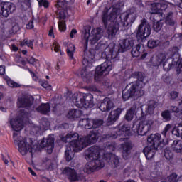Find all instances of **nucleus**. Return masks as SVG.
Returning <instances> with one entry per match:
<instances>
[{"mask_svg": "<svg viewBox=\"0 0 182 182\" xmlns=\"http://www.w3.org/2000/svg\"><path fill=\"white\" fill-rule=\"evenodd\" d=\"M88 90H90V92H100V90H99V88H97V86L95 85H90L88 86Z\"/></svg>", "mask_w": 182, "mask_h": 182, "instance_id": "nucleus-50", "label": "nucleus"}, {"mask_svg": "<svg viewBox=\"0 0 182 182\" xmlns=\"http://www.w3.org/2000/svg\"><path fill=\"white\" fill-rule=\"evenodd\" d=\"M48 36L55 39V32L53 31V26H50V30L48 31Z\"/></svg>", "mask_w": 182, "mask_h": 182, "instance_id": "nucleus-53", "label": "nucleus"}, {"mask_svg": "<svg viewBox=\"0 0 182 182\" xmlns=\"http://www.w3.org/2000/svg\"><path fill=\"white\" fill-rule=\"evenodd\" d=\"M76 50V47L75 45L71 44L66 49L67 55L68 56L70 60H73V65L76 64V59H75V52Z\"/></svg>", "mask_w": 182, "mask_h": 182, "instance_id": "nucleus-28", "label": "nucleus"}, {"mask_svg": "<svg viewBox=\"0 0 182 182\" xmlns=\"http://www.w3.org/2000/svg\"><path fill=\"white\" fill-rule=\"evenodd\" d=\"M171 113H180V108L177 106L172 105L168 109Z\"/></svg>", "mask_w": 182, "mask_h": 182, "instance_id": "nucleus-48", "label": "nucleus"}, {"mask_svg": "<svg viewBox=\"0 0 182 182\" xmlns=\"http://www.w3.org/2000/svg\"><path fill=\"white\" fill-rule=\"evenodd\" d=\"M154 109H156V102L153 100L149 102L148 107L146 109V113H144L141 109V116L139 117L141 121L134 122L131 128L135 134L146 136L147 133L151 130L153 120H146V117H147L148 114H153V113H154Z\"/></svg>", "mask_w": 182, "mask_h": 182, "instance_id": "nucleus-4", "label": "nucleus"}, {"mask_svg": "<svg viewBox=\"0 0 182 182\" xmlns=\"http://www.w3.org/2000/svg\"><path fill=\"white\" fill-rule=\"evenodd\" d=\"M13 139L14 143L17 144L18 147V151L22 154V156H25L29 151L31 156H33V153L36 151V146L33 145V141L31 140V142L28 144V141L26 138H23L21 136H18V132H14Z\"/></svg>", "mask_w": 182, "mask_h": 182, "instance_id": "nucleus-11", "label": "nucleus"}, {"mask_svg": "<svg viewBox=\"0 0 182 182\" xmlns=\"http://www.w3.org/2000/svg\"><path fill=\"white\" fill-rule=\"evenodd\" d=\"M177 72H182V61H179L178 64Z\"/></svg>", "mask_w": 182, "mask_h": 182, "instance_id": "nucleus-60", "label": "nucleus"}, {"mask_svg": "<svg viewBox=\"0 0 182 182\" xmlns=\"http://www.w3.org/2000/svg\"><path fill=\"white\" fill-rule=\"evenodd\" d=\"M113 107H114V104L109 97L104 98L99 106V109L101 112H110Z\"/></svg>", "mask_w": 182, "mask_h": 182, "instance_id": "nucleus-24", "label": "nucleus"}, {"mask_svg": "<svg viewBox=\"0 0 182 182\" xmlns=\"http://www.w3.org/2000/svg\"><path fill=\"white\" fill-rule=\"evenodd\" d=\"M11 50L12 52H18V50H19V48H18L15 44H11Z\"/></svg>", "mask_w": 182, "mask_h": 182, "instance_id": "nucleus-58", "label": "nucleus"}, {"mask_svg": "<svg viewBox=\"0 0 182 182\" xmlns=\"http://www.w3.org/2000/svg\"><path fill=\"white\" fill-rule=\"evenodd\" d=\"M136 39L138 42H144L146 38H149L151 34V26L147 23V20L144 18L141 20V25L138 26L136 31Z\"/></svg>", "mask_w": 182, "mask_h": 182, "instance_id": "nucleus-14", "label": "nucleus"}, {"mask_svg": "<svg viewBox=\"0 0 182 182\" xmlns=\"http://www.w3.org/2000/svg\"><path fill=\"white\" fill-rule=\"evenodd\" d=\"M38 5L44 8H49V1L48 0H40L38 1Z\"/></svg>", "mask_w": 182, "mask_h": 182, "instance_id": "nucleus-46", "label": "nucleus"}, {"mask_svg": "<svg viewBox=\"0 0 182 182\" xmlns=\"http://www.w3.org/2000/svg\"><path fill=\"white\" fill-rule=\"evenodd\" d=\"M107 147L109 150H112V151H114V150H116V142L112 141L107 145Z\"/></svg>", "mask_w": 182, "mask_h": 182, "instance_id": "nucleus-52", "label": "nucleus"}, {"mask_svg": "<svg viewBox=\"0 0 182 182\" xmlns=\"http://www.w3.org/2000/svg\"><path fill=\"white\" fill-rule=\"evenodd\" d=\"M18 106L19 108L26 109L33 105V98L21 97L18 98Z\"/></svg>", "mask_w": 182, "mask_h": 182, "instance_id": "nucleus-26", "label": "nucleus"}, {"mask_svg": "<svg viewBox=\"0 0 182 182\" xmlns=\"http://www.w3.org/2000/svg\"><path fill=\"white\" fill-rule=\"evenodd\" d=\"M164 140L161 139V134L156 133L151 134L147 138V146L143 149L146 160H151L156 156V151L160 150L164 146Z\"/></svg>", "mask_w": 182, "mask_h": 182, "instance_id": "nucleus-8", "label": "nucleus"}, {"mask_svg": "<svg viewBox=\"0 0 182 182\" xmlns=\"http://www.w3.org/2000/svg\"><path fill=\"white\" fill-rule=\"evenodd\" d=\"M127 136H132L130 127L127 124L120 123L115 132L101 136L100 141H107V140L117 139V137H119V141H126Z\"/></svg>", "mask_w": 182, "mask_h": 182, "instance_id": "nucleus-10", "label": "nucleus"}, {"mask_svg": "<svg viewBox=\"0 0 182 182\" xmlns=\"http://www.w3.org/2000/svg\"><path fill=\"white\" fill-rule=\"evenodd\" d=\"M63 173H64L68 180L70 182H75V181H79L80 180V176L77 174V171H76V169L72 168L69 166H67L64 168L63 170Z\"/></svg>", "mask_w": 182, "mask_h": 182, "instance_id": "nucleus-21", "label": "nucleus"}, {"mask_svg": "<svg viewBox=\"0 0 182 182\" xmlns=\"http://www.w3.org/2000/svg\"><path fill=\"white\" fill-rule=\"evenodd\" d=\"M0 75H5V66L4 65L0 66Z\"/></svg>", "mask_w": 182, "mask_h": 182, "instance_id": "nucleus-61", "label": "nucleus"}, {"mask_svg": "<svg viewBox=\"0 0 182 182\" xmlns=\"http://www.w3.org/2000/svg\"><path fill=\"white\" fill-rule=\"evenodd\" d=\"M73 103L78 109H92L95 106L92 94H85L82 97V95L74 96Z\"/></svg>", "mask_w": 182, "mask_h": 182, "instance_id": "nucleus-13", "label": "nucleus"}, {"mask_svg": "<svg viewBox=\"0 0 182 182\" xmlns=\"http://www.w3.org/2000/svg\"><path fill=\"white\" fill-rule=\"evenodd\" d=\"M165 23L168 26H176L177 21L176 18L173 17L172 12L168 13L166 17H165Z\"/></svg>", "mask_w": 182, "mask_h": 182, "instance_id": "nucleus-30", "label": "nucleus"}, {"mask_svg": "<svg viewBox=\"0 0 182 182\" xmlns=\"http://www.w3.org/2000/svg\"><path fill=\"white\" fill-rule=\"evenodd\" d=\"M36 110L38 113L46 116V114H48L50 112V105L48 102L42 103L36 109Z\"/></svg>", "mask_w": 182, "mask_h": 182, "instance_id": "nucleus-27", "label": "nucleus"}, {"mask_svg": "<svg viewBox=\"0 0 182 182\" xmlns=\"http://www.w3.org/2000/svg\"><path fill=\"white\" fill-rule=\"evenodd\" d=\"M90 26L85 27L84 31V41L85 43V50H84V58L82 59V65L84 68L80 70V75L85 83H90L93 80V76L92 73L88 72L87 68H92L93 65V60L95 59V50L91 49L86 53L87 50V44L95 45L97 43L100 38H102V34L100 33V28L97 29V33L92 36L90 35Z\"/></svg>", "mask_w": 182, "mask_h": 182, "instance_id": "nucleus-2", "label": "nucleus"}, {"mask_svg": "<svg viewBox=\"0 0 182 182\" xmlns=\"http://www.w3.org/2000/svg\"><path fill=\"white\" fill-rule=\"evenodd\" d=\"M53 46H54V51L56 53H58V52L61 50L60 49V44H59L58 43L54 42L53 43Z\"/></svg>", "mask_w": 182, "mask_h": 182, "instance_id": "nucleus-51", "label": "nucleus"}, {"mask_svg": "<svg viewBox=\"0 0 182 182\" xmlns=\"http://www.w3.org/2000/svg\"><path fill=\"white\" fill-rule=\"evenodd\" d=\"M26 40L27 38L23 40L21 43H20V46H21L22 48H23V46H26Z\"/></svg>", "mask_w": 182, "mask_h": 182, "instance_id": "nucleus-63", "label": "nucleus"}, {"mask_svg": "<svg viewBox=\"0 0 182 182\" xmlns=\"http://www.w3.org/2000/svg\"><path fill=\"white\" fill-rule=\"evenodd\" d=\"M131 77L137 79L135 82H131L122 90V100L127 102L129 99H137L144 95L143 87L146 86L144 82V73L141 72H134L132 74Z\"/></svg>", "mask_w": 182, "mask_h": 182, "instance_id": "nucleus-3", "label": "nucleus"}, {"mask_svg": "<svg viewBox=\"0 0 182 182\" xmlns=\"http://www.w3.org/2000/svg\"><path fill=\"white\" fill-rule=\"evenodd\" d=\"M61 141H62L63 143H68V142H70V140L69 139V137L68 136V134H66L65 136L61 137Z\"/></svg>", "mask_w": 182, "mask_h": 182, "instance_id": "nucleus-57", "label": "nucleus"}, {"mask_svg": "<svg viewBox=\"0 0 182 182\" xmlns=\"http://www.w3.org/2000/svg\"><path fill=\"white\" fill-rule=\"evenodd\" d=\"M16 7L12 2L3 1L0 3V16L8 18L11 14L15 12Z\"/></svg>", "mask_w": 182, "mask_h": 182, "instance_id": "nucleus-20", "label": "nucleus"}, {"mask_svg": "<svg viewBox=\"0 0 182 182\" xmlns=\"http://www.w3.org/2000/svg\"><path fill=\"white\" fill-rule=\"evenodd\" d=\"M161 117H162L164 122H170L173 119V114L168 109H165L161 112Z\"/></svg>", "mask_w": 182, "mask_h": 182, "instance_id": "nucleus-33", "label": "nucleus"}, {"mask_svg": "<svg viewBox=\"0 0 182 182\" xmlns=\"http://www.w3.org/2000/svg\"><path fill=\"white\" fill-rule=\"evenodd\" d=\"M67 137H68L70 140V147L73 148V151L75 153H79V151H82V149H79L77 151V146L72 145L73 141H80V137L79 136V134L77 132H69L67 134Z\"/></svg>", "mask_w": 182, "mask_h": 182, "instance_id": "nucleus-23", "label": "nucleus"}, {"mask_svg": "<svg viewBox=\"0 0 182 182\" xmlns=\"http://www.w3.org/2000/svg\"><path fill=\"white\" fill-rule=\"evenodd\" d=\"M101 150L100 146H92L85 151V159L90 160L84 168V171L87 174H92V173H95V170L105 167V161L103 159H100Z\"/></svg>", "mask_w": 182, "mask_h": 182, "instance_id": "nucleus-5", "label": "nucleus"}, {"mask_svg": "<svg viewBox=\"0 0 182 182\" xmlns=\"http://www.w3.org/2000/svg\"><path fill=\"white\" fill-rule=\"evenodd\" d=\"M163 80L164 83H167L168 85V83H170V82L171 81V78L170 77V76L164 75L163 76Z\"/></svg>", "mask_w": 182, "mask_h": 182, "instance_id": "nucleus-55", "label": "nucleus"}, {"mask_svg": "<svg viewBox=\"0 0 182 182\" xmlns=\"http://www.w3.org/2000/svg\"><path fill=\"white\" fill-rule=\"evenodd\" d=\"M119 21L109 23L107 29V33L109 39H113L120 29V26L127 27L132 26V23L136 21V17L132 13H124L119 15Z\"/></svg>", "mask_w": 182, "mask_h": 182, "instance_id": "nucleus-6", "label": "nucleus"}, {"mask_svg": "<svg viewBox=\"0 0 182 182\" xmlns=\"http://www.w3.org/2000/svg\"><path fill=\"white\" fill-rule=\"evenodd\" d=\"M73 153H75V151H73V148L72 146L67 148L65 152L66 161H71V160L73 159V154H75Z\"/></svg>", "mask_w": 182, "mask_h": 182, "instance_id": "nucleus-34", "label": "nucleus"}, {"mask_svg": "<svg viewBox=\"0 0 182 182\" xmlns=\"http://www.w3.org/2000/svg\"><path fill=\"white\" fill-rule=\"evenodd\" d=\"M136 114V108L134 107H132L129 108L124 116L125 120L127 122H132L133 119H134V115Z\"/></svg>", "mask_w": 182, "mask_h": 182, "instance_id": "nucleus-31", "label": "nucleus"}, {"mask_svg": "<svg viewBox=\"0 0 182 182\" xmlns=\"http://www.w3.org/2000/svg\"><path fill=\"white\" fill-rule=\"evenodd\" d=\"M112 163L114 165V168H116L119 164H120V161L119 160V157L117 156H114V158L112 159Z\"/></svg>", "mask_w": 182, "mask_h": 182, "instance_id": "nucleus-45", "label": "nucleus"}, {"mask_svg": "<svg viewBox=\"0 0 182 182\" xmlns=\"http://www.w3.org/2000/svg\"><path fill=\"white\" fill-rule=\"evenodd\" d=\"M28 62L30 63V65H33V66H34L36 68H38L39 66V60L35 59L33 57L28 58Z\"/></svg>", "mask_w": 182, "mask_h": 182, "instance_id": "nucleus-40", "label": "nucleus"}, {"mask_svg": "<svg viewBox=\"0 0 182 182\" xmlns=\"http://www.w3.org/2000/svg\"><path fill=\"white\" fill-rule=\"evenodd\" d=\"M41 126L44 130H49L50 128V122L48 118H43L41 120Z\"/></svg>", "mask_w": 182, "mask_h": 182, "instance_id": "nucleus-36", "label": "nucleus"}, {"mask_svg": "<svg viewBox=\"0 0 182 182\" xmlns=\"http://www.w3.org/2000/svg\"><path fill=\"white\" fill-rule=\"evenodd\" d=\"M122 157L124 160H127L132 153V149H133V144L130 141H125L122 144L121 146Z\"/></svg>", "mask_w": 182, "mask_h": 182, "instance_id": "nucleus-25", "label": "nucleus"}, {"mask_svg": "<svg viewBox=\"0 0 182 182\" xmlns=\"http://www.w3.org/2000/svg\"><path fill=\"white\" fill-rule=\"evenodd\" d=\"M82 114H83V112H82V110L74 109H70L68 112L67 117L70 119H79V117H80V116H82Z\"/></svg>", "mask_w": 182, "mask_h": 182, "instance_id": "nucleus-29", "label": "nucleus"}, {"mask_svg": "<svg viewBox=\"0 0 182 182\" xmlns=\"http://www.w3.org/2000/svg\"><path fill=\"white\" fill-rule=\"evenodd\" d=\"M99 137H100V133H99V131L93 129L90 131L89 134L87 136H81L80 141H73L71 142V144L78 147L77 151L83 150V149L90 146L92 143H96V141L99 140Z\"/></svg>", "mask_w": 182, "mask_h": 182, "instance_id": "nucleus-12", "label": "nucleus"}, {"mask_svg": "<svg viewBox=\"0 0 182 182\" xmlns=\"http://www.w3.org/2000/svg\"><path fill=\"white\" fill-rule=\"evenodd\" d=\"M123 112V109L122 108H117L115 110H112L110 112L109 114L108 115L107 126H112V124H114L117 120L120 117Z\"/></svg>", "mask_w": 182, "mask_h": 182, "instance_id": "nucleus-22", "label": "nucleus"}, {"mask_svg": "<svg viewBox=\"0 0 182 182\" xmlns=\"http://www.w3.org/2000/svg\"><path fill=\"white\" fill-rule=\"evenodd\" d=\"M76 33H77V30H76L75 28L72 29L70 33V38H71V39H73V38H75V35H76Z\"/></svg>", "mask_w": 182, "mask_h": 182, "instance_id": "nucleus-56", "label": "nucleus"}, {"mask_svg": "<svg viewBox=\"0 0 182 182\" xmlns=\"http://www.w3.org/2000/svg\"><path fill=\"white\" fill-rule=\"evenodd\" d=\"M28 117V112L25 109L20 110V115L14 119H11L9 121L10 126H11L12 130L14 132H21L23 127H25L24 119Z\"/></svg>", "mask_w": 182, "mask_h": 182, "instance_id": "nucleus-16", "label": "nucleus"}, {"mask_svg": "<svg viewBox=\"0 0 182 182\" xmlns=\"http://www.w3.org/2000/svg\"><path fill=\"white\" fill-rule=\"evenodd\" d=\"M159 43H160V41H159V40L151 39L147 43V47L149 49H154V48H157L159 46Z\"/></svg>", "mask_w": 182, "mask_h": 182, "instance_id": "nucleus-35", "label": "nucleus"}, {"mask_svg": "<svg viewBox=\"0 0 182 182\" xmlns=\"http://www.w3.org/2000/svg\"><path fill=\"white\" fill-rule=\"evenodd\" d=\"M31 77L33 78V80H35V82H37L38 78L36 74H35V73L33 75H31Z\"/></svg>", "mask_w": 182, "mask_h": 182, "instance_id": "nucleus-64", "label": "nucleus"}, {"mask_svg": "<svg viewBox=\"0 0 182 182\" xmlns=\"http://www.w3.org/2000/svg\"><path fill=\"white\" fill-rule=\"evenodd\" d=\"M33 21L34 22H36L37 23H39V22H41V20L39 19V17H38L37 19H35L33 18V19L31 21H30L28 22V23L26 25V29H33V28H35V26L33 25Z\"/></svg>", "mask_w": 182, "mask_h": 182, "instance_id": "nucleus-38", "label": "nucleus"}, {"mask_svg": "<svg viewBox=\"0 0 182 182\" xmlns=\"http://www.w3.org/2000/svg\"><path fill=\"white\" fill-rule=\"evenodd\" d=\"M80 124L86 129H99L103 125V119L85 118L80 120Z\"/></svg>", "mask_w": 182, "mask_h": 182, "instance_id": "nucleus-18", "label": "nucleus"}, {"mask_svg": "<svg viewBox=\"0 0 182 182\" xmlns=\"http://www.w3.org/2000/svg\"><path fill=\"white\" fill-rule=\"evenodd\" d=\"M119 46L121 48L122 53L126 52V50H130V49H132L131 55L132 58H139V56H141V59L143 60L146 59V58H147V55H149L144 45L139 43L136 45L135 47H133L134 46V39L132 38L120 41Z\"/></svg>", "mask_w": 182, "mask_h": 182, "instance_id": "nucleus-7", "label": "nucleus"}, {"mask_svg": "<svg viewBox=\"0 0 182 182\" xmlns=\"http://www.w3.org/2000/svg\"><path fill=\"white\" fill-rule=\"evenodd\" d=\"M68 5V1L66 0H58L57 1V6H59L61 9H65V7Z\"/></svg>", "mask_w": 182, "mask_h": 182, "instance_id": "nucleus-43", "label": "nucleus"}, {"mask_svg": "<svg viewBox=\"0 0 182 182\" xmlns=\"http://www.w3.org/2000/svg\"><path fill=\"white\" fill-rule=\"evenodd\" d=\"M119 11V8L113 7L112 11L109 14V9L105 8L102 14V23L105 28H107L109 22H111L112 23V22L117 21V18H120Z\"/></svg>", "mask_w": 182, "mask_h": 182, "instance_id": "nucleus-15", "label": "nucleus"}, {"mask_svg": "<svg viewBox=\"0 0 182 182\" xmlns=\"http://www.w3.org/2000/svg\"><path fill=\"white\" fill-rule=\"evenodd\" d=\"M171 149L176 153H181L182 151V141L180 140H175L171 146Z\"/></svg>", "mask_w": 182, "mask_h": 182, "instance_id": "nucleus-32", "label": "nucleus"}, {"mask_svg": "<svg viewBox=\"0 0 182 182\" xmlns=\"http://www.w3.org/2000/svg\"><path fill=\"white\" fill-rule=\"evenodd\" d=\"M58 29L60 32H65V31H66V23L65 22L58 23Z\"/></svg>", "mask_w": 182, "mask_h": 182, "instance_id": "nucleus-47", "label": "nucleus"}, {"mask_svg": "<svg viewBox=\"0 0 182 182\" xmlns=\"http://www.w3.org/2000/svg\"><path fill=\"white\" fill-rule=\"evenodd\" d=\"M95 50H99L100 52L105 50L102 53V58L106 59V60L96 67L94 75V80L100 82L102 77L109 75L112 69H113L112 62L119 60V53H120L122 48L120 46L119 48H116L114 43L109 44L106 41L101 40L95 46Z\"/></svg>", "mask_w": 182, "mask_h": 182, "instance_id": "nucleus-1", "label": "nucleus"}, {"mask_svg": "<svg viewBox=\"0 0 182 182\" xmlns=\"http://www.w3.org/2000/svg\"><path fill=\"white\" fill-rule=\"evenodd\" d=\"M26 46L31 49H33V40H26Z\"/></svg>", "mask_w": 182, "mask_h": 182, "instance_id": "nucleus-54", "label": "nucleus"}, {"mask_svg": "<svg viewBox=\"0 0 182 182\" xmlns=\"http://www.w3.org/2000/svg\"><path fill=\"white\" fill-rule=\"evenodd\" d=\"M166 9V6L161 4V3H152L151 4L150 11V20L153 23V29L154 32H160L163 28V23L161 21L157 18H163V11Z\"/></svg>", "mask_w": 182, "mask_h": 182, "instance_id": "nucleus-9", "label": "nucleus"}, {"mask_svg": "<svg viewBox=\"0 0 182 182\" xmlns=\"http://www.w3.org/2000/svg\"><path fill=\"white\" fill-rule=\"evenodd\" d=\"M28 170L29 173L31 174V176H33V177H36V176H37L36 173H35V171L32 170V168L28 167Z\"/></svg>", "mask_w": 182, "mask_h": 182, "instance_id": "nucleus-59", "label": "nucleus"}, {"mask_svg": "<svg viewBox=\"0 0 182 182\" xmlns=\"http://www.w3.org/2000/svg\"><path fill=\"white\" fill-rule=\"evenodd\" d=\"M171 127L172 126H171V124H168L166 125V127H164V129L161 132V134H162V136H164V137H166L167 133H168V132H170V129H171Z\"/></svg>", "mask_w": 182, "mask_h": 182, "instance_id": "nucleus-42", "label": "nucleus"}, {"mask_svg": "<svg viewBox=\"0 0 182 182\" xmlns=\"http://www.w3.org/2000/svg\"><path fill=\"white\" fill-rule=\"evenodd\" d=\"M166 54L163 53H160L156 56L155 58H151L150 59V63H151L152 66H155V67L163 65L164 70H166V72H168L171 68H173V67L174 66V64L169 63L168 65V68H166Z\"/></svg>", "mask_w": 182, "mask_h": 182, "instance_id": "nucleus-17", "label": "nucleus"}, {"mask_svg": "<svg viewBox=\"0 0 182 182\" xmlns=\"http://www.w3.org/2000/svg\"><path fill=\"white\" fill-rule=\"evenodd\" d=\"M57 18H59V19H66V11L65 10H60L57 14Z\"/></svg>", "mask_w": 182, "mask_h": 182, "instance_id": "nucleus-44", "label": "nucleus"}, {"mask_svg": "<svg viewBox=\"0 0 182 182\" xmlns=\"http://www.w3.org/2000/svg\"><path fill=\"white\" fill-rule=\"evenodd\" d=\"M39 85H41V86H42V87H43L44 89H47V90H49V89L52 87L49 82L45 80H39Z\"/></svg>", "mask_w": 182, "mask_h": 182, "instance_id": "nucleus-39", "label": "nucleus"}, {"mask_svg": "<svg viewBox=\"0 0 182 182\" xmlns=\"http://www.w3.org/2000/svg\"><path fill=\"white\" fill-rule=\"evenodd\" d=\"M178 92L177 91H171L170 92V96H171V100H176V98L178 97Z\"/></svg>", "mask_w": 182, "mask_h": 182, "instance_id": "nucleus-49", "label": "nucleus"}, {"mask_svg": "<svg viewBox=\"0 0 182 182\" xmlns=\"http://www.w3.org/2000/svg\"><path fill=\"white\" fill-rule=\"evenodd\" d=\"M179 49H178V47L177 46H175V47H173L172 48V52L173 53V55H176V53H178Z\"/></svg>", "mask_w": 182, "mask_h": 182, "instance_id": "nucleus-62", "label": "nucleus"}, {"mask_svg": "<svg viewBox=\"0 0 182 182\" xmlns=\"http://www.w3.org/2000/svg\"><path fill=\"white\" fill-rule=\"evenodd\" d=\"M6 83H7L8 86H9V87H13V88L21 87V85H19V83L11 80V79L7 80Z\"/></svg>", "mask_w": 182, "mask_h": 182, "instance_id": "nucleus-41", "label": "nucleus"}, {"mask_svg": "<svg viewBox=\"0 0 182 182\" xmlns=\"http://www.w3.org/2000/svg\"><path fill=\"white\" fill-rule=\"evenodd\" d=\"M164 154V157L167 160H171L174 157V154H173V151L168 147H166L165 149Z\"/></svg>", "mask_w": 182, "mask_h": 182, "instance_id": "nucleus-37", "label": "nucleus"}, {"mask_svg": "<svg viewBox=\"0 0 182 182\" xmlns=\"http://www.w3.org/2000/svg\"><path fill=\"white\" fill-rule=\"evenodd\" d=\"M38 144L41 149H44L48 154H52L53 149H55V137L50 134L46 139H43L38 141Z\"/></svg>", "mask_w": 182, "mask_h": 182, "instance_id": "nucleus-19", "label": "nucleus"}]
</instances>
